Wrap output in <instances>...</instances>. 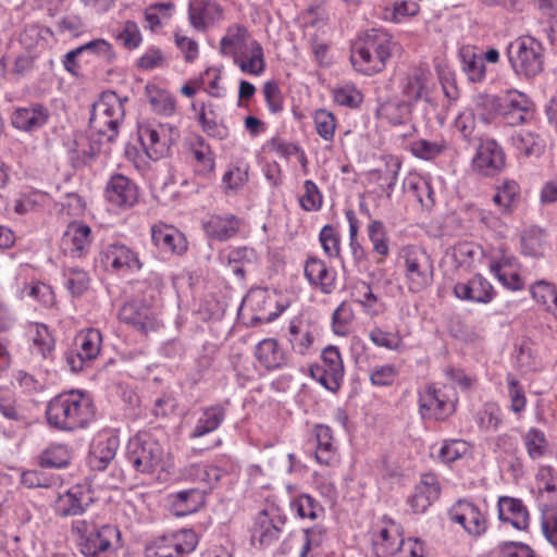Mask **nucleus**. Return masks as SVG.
I'll list each match as a JSON object with an SVG mask.
<instances>
[{"instance_id":"nucleus-1","label":"nucleus","mask_w":557,"mask_h":557,"mask_svg":"<svg viewBox=\"0 0 557 557\" xmlns=\"http://www.w3.org/2000/svg\"><path fill=\"white\" fill-rule=\"evenodd\" d=\"M95 416L96 407L91 397L78 389L54 396L46 408L48 424L65 432L86 428Z\"/></svg>"},{"instance_id":"nucleus-2","label":"nucleus","mask_w":557,"mask_h":557,"mask_svg":"<svg viewBox=\"0 0 557 557\" xmlns=\"http://www.w3.org/2000/svg\"><path fill=\"white\" fill-rule=\"evenodd\" d=\"M396 49L397 44L387 33L373 28L354 44L350 61L356 71L373 75L385 67Z\"/></svg>"},{"instance_id":"nucleus-3","label":"nucleus","mask_w":557,"mask_h":557,"mask_svg":"<svg viewBox=\"0 0 557 557\" xmlns=\"http://www.w3.org/2000/svg\"><path fill=\"white\" fill-rule=\"evenodd\" d=\"M71 531L77 535V545L85 557H109L121 541V532L112 524L98 525L92 521L75 520Z\"/></svg>"},{"instance_id":"nucleus-4","label":"nucleus","mask_w":557,"mask_h":557,"mask_svg":"<svg viewBox=\"0 0 557 557\" xmlns=\"http://www.w3.org/2000/svg\"><path fill=\"white\" fill-rule=\"evenodd\" d=\"M113 91L103 92L92 106L89 127L98 135L99 145L112 144L119 135V128L125 116L124 101ZM101 147H98L100 151Z\"/></svg>"},{"instance_id":"nucleus-5","label":"nucleus","mask_w":557,"mask_h":557,"mask_svg":"<svg viewBox=\"0 0 557 557\" xmlns=\"http://www.w3.org/2000/svg\"><path fill=\"white\" fill-rule=\"evenodd\" d=\"M543 44L532 36H519L506 48V55L513 73L525 79H532L544 70Z\"/></svg>"},{"instance_id":"nucleus-6","label":"nucleus","mask_w":557,"mask_h":557,"mask_svg":"<svg viewBox=\"0 0 557 557\" xmlns=\"http://www.w3.org/2000/svg\"><path fill=\"white\" fill-rule=\"evenodd\" d=\"M404 275L408 290L420 293L432 285L434 281V261L421 246L409 245L401 249Z\"/></svg>"},{"instance_id":"nucleus-7","label":"nucleus","mask_w":557,"mask_h":557,"mask_svg":"<svg viewBox=\"0 0 557 557\" xmlns=\"http://www.w3.org/2000/svg\"><path fill=\"white\" fill-rule=\"evenodd\" d=\"M138 137L147 156L158 160L170 154L171 147L180 139V132L171 124L141 123Z\"/></svg>"},{"instance_id":"nucleus-8","label":"nucleus","mask_w":557,"mask_h":557,"mask_svg":"<svg viewBox=\"0 0 557 557\" xmlns=\"http://www.w3.org/2000/svg\"><path fill=\"white\" fill-rule=\"evenodd\" d=\"M198 545V535L191 529H182L157 537L145 548L146 557H185Z\"/></svg>"},{"instance_id":"nucleus-9","label":"nucleus","mask_w":557,"mask_h":557,"mask_svg":"<svg viewBox=\"0 0 557 557\" xmlns=\"http://www.w3.org/2000/svg\"><path fill=\"white\" fill-rule=\"evenodd\" d=\"M286 520V517L274 506L261 510L255 519L251 531L252 544L262 549L275 545L284 532Z\"/></svg>"},{"instance_id":"nucleus-10","label":"nucleus","mask_w":557,"mask_h":557,"mask_svg":"<svg viewBox=\"0 0 557 557\" xmlns=\"http://www.w3.org/2000/svg\"><path fill=\"white\" fill-rule=\"evenodd\" d=\"M162 456V446L151 437L135 436L127 444V460L137 472H153L160 466Z\"/></svg>"},{"instance_id":"nucleus-11","label":"nucleus","mask_w":557,"mask_h":557,"mask_svg":"<svg viewBox=\"0 0 557 557\" xmlns=\"http://www.w3.org/2000/svg\"><path fill=\"white\" fill-rule=\"evenodd\" d=\"M77 349H70L64 358L74 373L85 370L95 360L101 348L102 335L97 329H88L76 336Z\"/></svg>"},{"instance_id":"nucleus-12","label":"nucleus","mask_w":557,"mask_h":557,"mask_svg":"<svg viewBox=\"0 0 557 557\" xmlns=\"http://www.w3.org/2000/svg\"><path fill=\"white\" fill-rule=\"evenodd\" d=\"M322 364L311 366L310 374L322 386L332 393H336L343 383L344 364L339 349L327 346L321 355Z\"/></svg>"},{"instance_id":"nucleus-13","label":"nucleus","mask_w":557,"mask_h":557,"mask_svg":"<svg viewBox=\"0 0 557 557\" xmlns=\"http://www.w3.org/2000/svg\"><path fill=\"white\" fill-rule=\"evenodd\" d=\"M534 116V103L523 92L507 90L502 96V121L510 126H518L530 122Z\"/></svg>"},{"instance_id":"nucleus-14","label":"nucleus","mask_w":557,"mask_h":557,"mask_svg":"<svg viewBox=\"0 0 557 557\" xmlns=\"http://www.w3.org/2000/svg\"><path fill=\"white\" fill-rule=\"evenodd\" d=\"M104 197L111 205L126 210L139 200V188L129 177L116 173L111 175L104 188Z\"/></svg>"},{"instance_id":"nucleus-15","label":"nucleus","mask_w":557,"mask_h":557,"mask_svg":"<svg viewBox=\"0 0 557 557\" xmlns=\"http://www.w3.org/2000/svg\"><path fill=\"white\" fill-rule=\"evenodd\" d=\"M449 518L453 522L463 527L466 532L472 536H481L487 530V520L480 508L473 503L459 499L449 510Z\"/></svg>"},{"instance_id":"nucleus-16","label":"nucleus","mask_w":557,"mask_h":557,"mask_svg":"<svg viewBox=\"0 0 557 557\" xmlns=\"http://www.w3.org/2000/svg\"><path fill=\"white\" fill-rule=\"evenodd\" d=\"M473 169L484 176H494L505 165V153L495 139L481 140L472 160Z\"/></svg>"},{"instance_id":"nucleus-17","label":"nucleus","mask_w":557,"mask_h":557,"mask_svg":"<svg viewBox=\"0 0 557 557\" xmlns=\"http://www.w3.org/2000/svg\"><path fill=\"white\" fill-rule=\"evenodd\" d=\"M119 318L144 334L156 331L160 326V321L152 309L140 300H132L123 305Z\"/></svg>"},{"instance_id":"nucleus-18","label":"nucleus","mask_w":557,"mask_h":557,"mask_svg":"<svg viewBox=\"0 0 557 557\" xmlns=\"http://www.w3.org/2000/svg\"><path fill=\"white\" fill-rule=\"evenodd\" d=\"M430 78L431 73L428 69L422 66L412 69L401 83L403 99L411 106H414L420 100L430 102Z\"/></svg>"},{"instance_id":"nucleus-19","label":"nucleus","mask_w":557,"mask_h":557,"mask_svg":"<svg viewBox=\"0 0 557 557\" xmlns=\"http://www.w3.org/2000/svg\"><path fill=\"white\" fill-rule=\"evenodd\" d=\"M61 249L73 258L84 257L91 245V228L82 222H71L61 237Z\"/></svg>"},{"instance_id":"nucleus-20","label":"nucleus","mask_w":557,"mask_h":557,"mask_svg":"<svg viewBox=\"0 0 557 557\" xmlns=\"http://www.w3.org/2000/svg\"><path fill=\"white\" fill-rule=\"evenodd\" d=\"M454 294L461 300L488 304L495 296L492 284L481 274H475L467 282H458L454 286Z\"/></svg>"},{"instance_id":"nucleus-21","label":"nucleus","mask_w":557,"mask_h":557,"mask_svg":"<svg viewBox=\"0 0 557 557\" xmlns=\"http://www.w3.org/2000/svg\"><path fill=\"white\" fill-rule=\"evenodd\" d=\"M100 262L107 269L111 268L114 271L123 269L139 270L141 268L136 252L122 243L106 246L100 253Z\"/></svg>"},{"instance_id":"nucleus-22","label":"nucleus","mask_w":557,"mask_h":557,"mask_svg":"<svg viewBox=\"0 0 557 557\" xmlns=\"http://www.w3.org/2000/svg\"><path fill=\"white\" fill-rule=\"evenodd\" d=\"M304 275L311 286L319 288L323 294L329 295L335 289L336 273L330 270L326 263L318 257H308Z\"/></svg>"},{"instance_id":"nucleus-23","label":"nucleus","mask_w":557,"mask_h":557,"mask_svg":"<svg viewBox=\"0 0 557 557\" xmlns=\"http://www.w3.org/2000/svg\"><path fill=\"white\" fill-rule=\"evenodd\" d=\"M50 119V112L41 103L32 104L28 108H17L11 116V124L23 132H34L45 126Z\"/></svg>"},{"instance_id":"nucleus-24","label":"nucleus","mask_w":557,"mask_h":557,"mask_svg":"<svg viewBox=\"0 0 557 557\" xmlns=\"http://www.w3.org/2000/svg\"><path fill=\"white\" fill-rule=\"evenodd\" d=\"M441 487L436 476L425 473L416 485L408 503L414 513H423L440 497Z\"/></svg>"},{"instance_id":"nucleus-25","label":"nucleus","mask_w":557,"mask_h":557,"mask_svg":"<svg viewBox=\"0 0 557 557\" xmlns=\"http://www.w3.org/2000/svg\"><path fill=\"white\" fill-rule=\"evenodd\" d=\"M497 509L502 522L510 523L519 531L529 529L530 513L521 499L502 496L498 498Z\"/></svg>"},{"instance_id":"nucleus-26","label":"nucleus","mask_w":557,"mask_h":557,"mask_svg":"<svg viewBox=\"0 0 557 557\" xmlns=\"http://www.w3.org/2000/svg\"><path fill=\"white\" fill-rule=\"evenodd\" d=\"M151 239L164 252L182 255L187 249L185 236L174 226L164 223L151 227Z\"/></svg>"},{"instance_id":"nucleus-27","label":"nucleus","mask_w":557,"mask_h":557,"mask_svg":"<svg viewBox=\"0 0 557 557\" xmlns=\"http://www.w3.org/2000/svg\"><path fill=\"white\" fill-rule=\"evenodd\" d=\"M404 539L400 536L399 525L388 520V524L382 527L372 539L375 557H393L401 549Z\"/></svg>"},{"instance_id":"nucleus-28","label":"nucleus","mask_w":557,"mask_h":557,"mask_svg":"<svg viewBox=\"0 0 557 557\" xmlns=\"http://www.w3.org/2000/svg\"><path fill=\"white\" fill-rule=\"evenodd\" d=\"M510 144L518 158H539L546 146L540 134L525 129L516 131L510 137Z\"/></svg>"},{"instance_id":"nucleus-29","label":"nucleus","mask_w":557,"mask_h":557,"mask_svg":"<svg viewBox=\"0 0 557 557\" xmlns=\"http://www.w3.org/2000/svg\"><path fill=\"white\" fill-rule=\"evenodd\" d=\"M119 444L117 436H99L91 444L88 456L89 466L96 470H104L115 457Z\"/></svg>"},{"instance_id":"nucleus-30","label":"nucleus","mask_w":557,"mask_h":557,"mask_svg":"<svg viewBox=\"0 0 557 557\" xmlns=\"http://www.w3.org/2000/svg\"><path fill=\"white\" fill-rule=\"evenodd\" d=\"M90 497L82 486H73L57 502V512L60 517L78 516L85 512Z\"/></svg>"},{"instance_id":"nucleus-31","label":"nucleus","mask_w":557,"mask_h":557,"mask_svg":"<svg viewBox=\"0 0 557 557\" xmlns=\"http://www.w3.org/2000/svg\"><path fill=\"white\" fill-rule=\"evenodd\" d=\"M420 412L423 418L443 419L448 413L445 395L434 385L426 386L419 397Z\"/></svg>"},{"instance_id":"nucleus-32","label":"nucleus","mask_w":557,"mask_h":557,"mask_svg":"<svg viewBox=\"0 0 557 557\" xmlns=\"http://www.w3.org/2000/svg\"><path fill=\"white\" fill-rule=\"evenodd\" d=\"M205 492L199 488L180 491L171 495V511L176 517L196 512L205 504Z\"/></svg>"},{"instance_id":"nucleus-33","label":"nucleus","mask_w":557,"mask_h":557,"mask_svg":"<svg viewBox=\"0 0 557 557\" xmlns=\"http://www.w3.org/2000/svg\"><path fill=\"white\" fill-rule=\"evenodd\" d=\"M256 357L267 370H276L286 366L288 357L274 338L261 341L256 348Z\"/></svg>"},{"instance_id":"nucleus-34","label":"nucleus","mask_w":557,"mask_h":557,"mask_svg":"<svg viewBox=\"0 0 557 557\" xmlns=\"http://www.w3.org/2000/svg\"><path fill=\"white\" fill-rule=\"evenodd\" d=\"M234 63L242 72L260 76L265 70L262 46L258 41H252L247 50L234 54Z\"/></svg>"},{"instance_id":"nucleus-35","label":"nucleus","mask_w":557,"mask_h":557,"mask_svg":"<svg viewBox=\"0 0 557 557\" xmlns=\"http://www.w3.org/2000/svg\"><path fill=\"white\" fill-rule=\"evenodd\" d=\"M206 234L218 240H227L239 230V221L233 214H213L203 223Z\"/></svg>"},{"instance_id":"nucleus-36","label":"nucleus","mask_w":557,"mask_h":557,"mask_svg":"<svg viewBox=\"0 0 557 557\" xmlns=\"http://www.w3.org/2000/svg\"><path fill=\"white\" fill-rule=\"evenodd\" d=\"M256 41L250 38L249 33L245 26L233 25L226 30V35L221 39L220 51L222 54L227 55L236 52H244L249 48V45Z\"/></svg>"},{"instance_id":"nucleus-37","label":"nucleus","mask_w":557,"mask_h":557,"mask_svg":"<svg viewBox=\"0 0 557 557\" xmlns=\"http://www.w3.org/2000/svg\"><path fill=\"white\" fill-rule=\"evenodd\" d=\"M225 419V409L220 406H211L202 410L201 416L196 422V425L190 433L191 438L205 436L208 433L215 431Z\"/></svg>"},{"instance_id":"nucleus-38","label":"nucleus","mask_w":557,"mask_h":557,"mask_svg":"<svg viewBox=\"0 0 557 557\" xmlns=\"http://www.w3.org/2000/svg\"><path fill=\"white\" fill-rule=\"evenodd\" d=\"M317 441L315 459L319 463L330 466L335 458V446L333 444V433L330 426L318 424L314 428Z\"/></svg>"},{"instance_id":"nucleus-39","label":"nucleus","mask_w":557,"mask_h":557,"mask_svg":"<svg viewBox=\"0 0 557 557\" xmlns=\"http://www.w3.org/2000/svg\"><path fill=\"white\" fill-rule=\"evenodd\" d=\"M412 107L406 100H389L377 108V114L393 125H401L410 120Z\"/></svg>"},{"instance_id":"nucleus-40","label":"nucleus","mask_w":557,"mask_h":557,"mask_svg":"<svg viewBox=\"0 0 557 557\" xmlns=\"http://www.w3.org/2000/svg\"><path fill=\"white\" fill-rule=\"evenodd\" d=\"M202 131L210 137L222 140L228 136V128L218 119L214 107L202 103L198 114Z\"/></svg>"},{"instance_id":"nucleus-41","label":"nucleus","mask_w":557,"mask_h":557,"mask_svg":"<svg viewBox=\"0 0 557 557\" xmlns=\"http://www.w3.org/2000/svg\"><path fill=\"white\" fill-rule=\"evenodd\" d=\"M71 451L65 444H50L38 456V465L41 468L61 469L70 465Z\"/></svg>"},{"instance_id":"nucleus-42","label":"nucleus","mask_w":557,"mask_h":557,"mask_svg":"<svg viewBox=\"0 0 557 557\" xmlns=\"http://www.w3.org/2000/svg\"><path fill=\"white\" fill-rule=\"evenodd\" d=\"M502 97L496 95L480 94L475 98L474 112L480 121L485 124L492 123L500 116Z\"/></svg>"},{"instance_id":"nucleus-43","label":"nucleus","mask_w":557,"mask_h":557,"mask_svg":"<svg viewBox=\"0 0 557 557\" xmlns=\"http://www.w3.org/2000/svg\"><path fill=\"white\" fill-rule=\"evenodd\" d=\"M461 69L472 83H481L486 76V66L481 54H476L470 49H462L459 53Z\"/></svg>"},{"instance_id":"nucleus-44","label":"nucleus","mask_w":557,"mask_h":557,"mask_svg":"<svg viewBox=\"0 0 557 557\" xmlns=\"http://www.w3.org/2000/svg\"><path fill=\"white\" fill-rule=\"evenodd\" d=\"M287 338L293 350L300 355H305L313 343L309 326L300 320L290 321Z\"/></svg>"},{"instance_id":"nucleus-45","label":"nucleus","mask_w":557,"mask_h":557,"mask_svg":"<svg viewBox=\"0 0 557 557\" xmlns=\"http://www.w3.org/2000/svg\"><path fill=\"white\" fill-rule=\"evenodd\" d=\"M545 233L539 226H531L521 235V249L525 256L539 258L544 253Z\"/></svg>"},{"instance_id":"nucleus-46","label":"nucleus","mask_w":557,"mask_h":557,"mask_svg":"<svg viewBox=\"0 0 557 557\" xmlns=\"http://www.w3.org/2000/svg\"><path fill=\"white\" fill-rule=\"evenodd\" d=\"M33 349L42 358H47L54 349V338L45 324L35 323L29 327Z\"/></svg>"},{"instance_id":"nucleus-47","label":"nucleus","mask_w":557,"mask_h":557,"mask_svg":"<svg viewBox=\"0 0 557 557\" xmlns=\"http://www.w3.org/2000/svg\"><path fill=\"white\" fill-rule=\"evenodd\" d=\"M290 508L298 517L310 520L318 519L324 510L320 503L309 494H301L290 503Z\"/></svg>"},{"instance_id":"nucleus-48","label":"nucleus","mask_w":557,"mask_h":557,"mask_svg":"<svg viewBox=\"0 0 557 557\" xmlns=\"http://www.w3.org/2000/svg\"><path fill=\"white\" fill-rule=\"evenodd\" d=\"M146 96L154 112L159 114L170 115L175 110L174 99L164 90L156 86H146Z\"/></svg>"},{"instance_id":"nucleus-49","label":"nucleus","mask_w":557,"mask_h":557,"mask_svg":"<svg viewBox=\"0 0 557 557\" xmlns=\"http://www.w3.org/2000/svg\"><path fill=\"white\" fill-rule=\"evenodd\" d=\"M65 286L72 296H82L89 287L88 273L79 268H69L64 271Z\"/></svg>"},{"instance_id":"nucleus-50","label":"nucleus","mask_w":557,"mask_h":557,"mask_svg":"<svg viewBox=\"0 0 557 557\" xmlns=\"http://www.w3.org/2000/svg\"><path fill=\"white\" fill-rule=\"evenodd\" d=\"M523 443L529 457L533 460L543 457L546 454L548 447L544 432L535 428H531L523 435Z\"/></svg>"},{"instance_id":"nucleus-51","label":"nucleus","mask_w":557,"mask_h":557,"mask_svg":"<svg viewBox=\"0 0 557 557\" xmlns=\"http://www.w3.org/2000/svg\"><path fill=\"white\" fill-rule=\"evenodd\" d=\"M541 530L545 540L557 549V508L544 505L541 508Z\"/></svg>"},{"instance_id":"nucleus-52","label":"nucleus","mask_w":557,"mask_h":557,"mask_svg":"<svg viewBox=\"0 0 557 557\" xmlns=\"http://www.w3.org/2000/svg\"><path fill=\"white\" fill-rule=\"evenodd\" d=\"M404 186L405 190L412 193L423 207L431 208L435 203L433 188L426 180L420 177L410 178Z\"/></svg>"},{"instance_id":"nucleus-53","label":"nucleus","mask_w":557,"mask_h":557,"mask_svg":"<svg viewBox=\"0 0 557 557\" xmlns=\"http://www.w3.org/2000/svg\"><path fill=\"white\" fill-rule=\"evenodd\" d=\"M191 154L196 163V172L200 175H207L214 169V160L210 147L203 139L193 146Z\"/></svg>"},{"instance_id":"nucleus-54","label":"nucleus","mask_w":557,"mask_h":557,"mask_svg":"<svg viewBox=\"0 0 557 557\" xmlns=\"http://www.w3.org/2000/svg\"><path fill=\"white\" fill-rule=\"evenodd\" d=\"M368 236L373 246V251L382 257L389 253L385 226L380 220H372L368 225Z\"/></svg>"},{"instance_id":"nucleus-55","label":"nucleus","mask_w":557,"mask_h":557,"mask_svg":"<svg viewBox=\"0 0 557 557\" xmlns=\"http://www.w3.org/2000/svg\"><path fill=\"white\" fill-rule=\"evenodd\" d=\"M493 554H495V557H537L535 550L529 544L516 541L499 543Z\"/></svg>"},{"instance_id":"nucleus-56","label":"nucleus","mask_w":557,"mask_h":557,"mask_svg":"<svg viewBox=\"0 0 557 557\" xmlns=\"http://www.w3.org/2000/svg\"><path fill=\"white\" fill-rule=\"evenodd\" d=\"M315 131L326 141H332L336 128L334 114L326 109H318L313 114Z\"/></svg>"},{"instance_id":"nucleus-57","label":"nucleus","mask_w":557,"mask_h":557,"mask_svg":"<svg viewBox=\"0 0 557 557\" xmlns=\"http://www.w3.org/2000/svg\"><path fill=\"white\" fill-rule=\"evenodd\" d=\"M345 214L349 223V247L352 260L355 264H359L364 261L367 257L363 247L357 239L359 232V221L352 210H347Z\"/></svg>"},{"instance_id":"nucleus-58","label":"nucleus","mask_w":557,"mask_h":557,"mask_svg":"<svg viewBox=\"0 0 557 557\" xmlns=\"http://www.w3.org/2000/svg\"><path fill=\"white\" fill-rule=\"evenodd\" d=\"M490 270L506 288L511 290H520L523 288V283L519 274L511 271L506 263L493 262L490 265Z\"/></svg>"},{"instance_id":"nucleus-59","label":"nucleus","mask_w":557,"mask_h":557,"mask_svg":"<svg viewBox=\"0 0 557 557\" xmlns=\"http://www.w3.org/2000/svg\"><path fill=\"white\" fill-rule=\"evenodd\" d=\"M356 302H358L364 312L371 317L377 315L380 311L375 308L379 299L373 294L371 286L366 282H360L355 286L354 294Z\"/></svg>"},{"instance_id":"nucleus-60","label":"nucleus","mask_w":557,"mask_h":557,"mask_svg":"<svg viewBox=\"0 0 557 557\" xmlns=\"http://www.w3.org/2000/svg\"><path fill=\"white\" fill-rule=\"evenodd\" d=\"M399 169L400 162L398 160H392L391 162L386 163L384 170H376L374 172L376 182L382 188H385L387 198H391L392 196L398 178Z\"/></svg>"},{"instance_id":"nucleus-61","label":"nucleus","mask_w":557,"mask_h":557,"mask_svg":"<svg viewBox=\"0 0 557 557\" xmlns=\"http://www.w3.org/2000/svg\"><path fill=\"white\" fill-rule=\"evenodd\" d=\"M319 239L324 253L329 258L341 257V236L332 225H325L322 227Z\"/></svg>"},{"instance_id":"nucleus-62","label":"nucleus","mask_w":557,"mask_h":557,"mask_svg":"<svg viewBox=\"0 0 557 557\" xmlns=\"http://www.w3.org/2000/svg\"><path fill=\"white\" fill-rule=\"evenodd\" d=\"M115 38L127 50L138 48L143 40L139 27L133 21H126Z\"/></svg>"},{"instance_id":"nucleus-63","label":"nucleus","mask_w":557,"mask_h":557,"mask_svg":"<svg viewBox=\"0 0 557 557\" xmlns=\"http://www.w3.org/2000/svg\"><path fill=\"white\" fill-rule=\"evenodd\" d=\"M369 338L375 346L389 350H398L403 345V339L398 333L386 332L380 327L371 330Z\"/></svg>"},{"instance_id":"nucleus-64","label":"nucleus","mask_w":557,"mask_h":557,"mask_svg":"<svg viewBox=\"0 0 557 557\" xmlns=\"http://www.w3.org/2000/svg\"><path fill=\"white\" fill-rule=\"evenodd\" d=\"M445 149L446 146L444 144L426 139H418L411 144V152L413 156L424 160L436 158Z\"/></svg>"}]
</instances>
